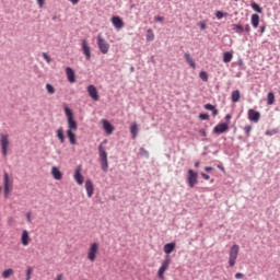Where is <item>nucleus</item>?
I'll list each match as a JSON object with an SVG mask.
<instances>
[{
	"mask_svg": "<svg viewBox=\"0 0 280 280\" xmlns=\"http://www.w3.org/2000/svg\"><path fill=\"white\" fill-rule=\"evenodd\" d=\"M37 5L45 8V0H37Z\"/></svg>",
	"mask_w": 280,
	"mask_h": 280,
	"instance_id": "c03bdc74",
	"label": "nucleus"
},
{
	"mask_svg": "<svg viewBox=\"0 0 280 280\" xmlns=\"http://www.w3.org/2000/svg\"><path fill=\"white\" fill-rule=\"evenodd\" d=\"M66 75H67L68 82H70V84H74V82H75V71H73L71 69V67L66 68Z\"/></svg>",
	"mask_w": 280,
	"mask_h": 280,
	"instance_id": "a211bd4d",
	"label": "nucleus"
},
{
	"mask_svg": "<svg viewBox=\"0 0 280 280\" xmlns=\"http://www.w3.org/2000/svg\"><path fill=\"white\" fill-rule=\"evenodd\" d=\"M233 60V52L231 51H225L223 52V62H231Z\"/></svg>",
	"mask_w": 280,
	"mask_h": 280,
	"instance_id": "393cba45",
	"label": "nucleus"
},
{
	"mask_svg": "<svg viewBox=\"0 0 280 280\" xmlns=\"http://www.w3.org/2000/svg\"><path fill=\"white\" fill-rule=\"evenodd\" d=\"M43 58L44 60H46V62L49 65V62H51V57H49V55H47V52H43Z\"/></svg>",
	"mask_w": 280,
	"mask_h": 280,
	"instance_id": "a19ab883",
	"label": "nucleus"
},
{
	"mask_svg": "<svg viewBox=\"0 0 280 280\" xmlns=\"http://www.w3.org/2000/svg\"><path fill=\"white\" fill-rule=\"evenodd\" d=\"M187 183L188 186L194 188L196 185H198V174L194 170H188V176H187Z\"/></svg>",
	"mask_w": 280,
	"mask_h": 280,
	"instance_id": "1a4fd4ad",
	"label": "nucleus"
},
{
	"mask_svg": "<svg viewBox=\"0 0 280 280\" xmlns=\"http://www.w3.org/2000/svg\"><path fill=\"white\" fill-rule=\"evenodd\" d=\"M81 47L86 60H91V46H89L86 39H82Z\"/></svg>",
	"mask_w": 280,
	"mask_h": 280,
	"instance_id": "ddd939ff",
	"label": "nucleus"
},
{
	"mask_svg": "<svg viewBox=\"0 0 280 280\" xmlns=\"http://www.w3.org/2000/svg\"><path fill=\"white\" fill-rule=\"evenodd\" d=\"M279 132L277 129H270L266 131L267 137H272V135H277Z\"/></svg>",
	"mask_w": 280,
	"mask_h": 280,
	"instance_id": "58836bf2",
	"label": "nucleus"
},
{
	"mask_svg": "<svg viewBox=\"0 0 280 280\" xmlns=\"http://www.w3.org/2000/svg\"><path fill=\"white\" fill-rule=\"evenodd\" d=\"M199 119H201V121H207V120H209V114H200V115H199Z\"/></svg>",
	"mask_w": 280,
	"mask_h": 280,
	"instance_id": "ea45409f",
	"label": "nucleus"
},
{
	"mask_svg": "<svg viewBox=\"0 0 280 280\" xmlns=\"http://www.w3.org/2000/svg\"><path fill=\"white\" fill-rule=\"evenodd\" d=\"M226 14L228 13H224V12H222V11H217L215 12V16H217V19H224V16H226Z\"/></svg>",
	"mask_w": 280,
	"mask_h": 280,
	"instance_id": "4c0bfd02",
	"label": "nucleus"
},
{
	"mask_svg": "<svg viewBox=\"0 0 280 280\" xmlns=\"http://www.w3.org/2000/svg\"><path fill=\"white\" fill-rule=\"evenodd\" d=\"M147 40L152 42L154 40V32L151 28L147 31Z\"/></svg>",
	"mask_w": 280,
	"mask_h": 280,
	"instance_id": "f704fd0d",
	"label": "nucleus"
},
{
	"mask_svg": "<svg viewBox=\"0 0 280 280\" xmlns=\"http://www.w3.org/2000/svg\"><path fill=\"white\" fill-rule=\"evenodd\" d=\"M195 167H197V168L200 167V162H196Z\"/></svg>",
	"mask_w": 280,
	"mask_h": 280,
	"instance_id": "bf43d9fd",
	"label": "nucleus"
},
{
	"mask_svg": "<svg viewBox=\"0 0 280 280\" xmlns=\"http://www.w3.org/2000/svg\"><path fill=\"white\" fill-rule=\"evenodd\" d=\"M240 255V245L234 244L229 250V266L233 268L237 264V257Z\"/></svg>",
	"mask_w": 280,
	"mask_h": 280,
	"instance_id": "39448f33",
	"label": "nucleus"
},
{
	"mask_svg": "<svg viewBox=\"0 0 280 280\" xmlns=\"http://www.w3.org/2000/svg\"><path fill=\"white\" fill-rule=\"evenodd\" d=\"M219 167V170H221L222 172H224V167H222V166H218Z\"/></svg>",
	"mask_w": 280,
	"mask_h": 280,
	"instance_id": "052dcab7",
	"label": "nucleus"
},
{
	"mask_svg": "<svg viewBox=\"0 0 280 280\" xmlns=\"http://www.w3.org/2000/svg\"><path fill=\"white\" fill-rule=\"evenodd\" d=\"M200 135H202L203 137H207V131H205V129L199 130Z\"/></svg>",
	"mask_w": 280,
	"mask_h": 280,
	"instance_id": "5fc2aeb1",
	"label": "nucleus"
},
{
	"mask_svg": "<svg viewBox=\"0 0 280 280\" xmlns=\"http://www.w3.org/2000/svg\"><path fill=\"white\" fill-rule=\"evenodd\" d=\"M0 148L2 156L8 158V151L10 150V136L8 133H0Z\"/></svg>",
	"mask_w": 280,
	"mask_h": 280,
	"instance_id": "20e7f679",
	"label": "nucleus"
},
{
	"mask_svg": "<svg viewBox=\"0 0 280 280\" xmlns=\"http://www.w3.org/2000/svg\"><path fill=\"white\" fill-rule=\"evenodd\" d=\"M201 176L205 180H209V178H211V176H209L208 174L206 173H201Z\"/></svg>",
	"mask_w": 280,
	"mask_h": 280,
	"instance_id": "49530a36",
	"label": "nucleus"
},
{
	"mask_svg": "<svg viewBox=\"0 0 280 280\" xmlns=\"http://www.w3.org/2000/svg\"><path fill=\"white\" fill-rule=\"evenodd\" d=\"M205 108H206V110H211L213 117H215L218 115V109L212 104H206Z\"/></svg>",
	"mask_w": 280,
	"mask_h": 280,
	"instance_id": "a878e982",
	"label": "nucleus"
},
{
	"mask_svg": "<svg viewBox=\"0 0 280 280\" xmlns=\"http://www.w3.org/2000/svg\"><path fill=\"white\" fill-rule=\"evenodd\" d=\"M199 27H200V30H202V31L207 30V23H205V22H199Z\"/></svg>",
	"mask_w": 280,
	"mask_h": 280,
	"instance_id": "37998d69",
	"label": "nucleus"
},
{
	"mask_svg": "<svg viewBox=\"0 0 280 280\" xmlns=\"http://www.w3.org/2000/svg\"><path fill=\"white\" fill-rule=\"evenodd\" d=\"M112 25H114L115 30H122L124 27V20L119 16H113L112 18Z\"/></svg>",
	"mask_w": 280,
	"mask_h": 280,
	"instance_id": "f3484780",
	"label": "nucleus"
},
{
	"mask_svg": "<svg viewBox=\"0 0 280 280\" xmlns=\"http://www.w3.org/2000/svg\"><path fill=\"white\" fill-rule=\"evenodd\" d=\"M229 130V122H221L213 128L214 135H224Z\"/></svg>",
	"mask_w": 280,
	"mask_h": 280,
	"instance_id": "9b49d317",
	"label": "nucleus"
},
{
	"mask_svg": "<svg viewBox=\"0 0 280 280\" xmlns=\"http://www.w3.org/2000/svg\"><path fill=\"white\" fill-rule=\"evenodd\" d=\"M30 242H32V238H30V232L27 230H23L21 234V244L30 246Z\"/></svg>",
	"mask_w": 280,
	"mask_h": 280,
	"instance_id": "dca6fc26",
	"label": "nucleus"
},
{
	"mask_svg": "<svg viewBox=\"0 0 280 280\" xmlns=\"http://www.w3.org/2000/svg\"><path fill=\"white\" fill-rule=\"evenodd\" d=\"M57 139H59L60 143H65V131L62 128L57 129Z\"/></svg>",
	"mask_w": 280,
	"mask_h": 280,
	"instance_id": "bb28decb",
	"label": "nucleus"
},
{
	"mask_svg": "<svg viewBox=\"0 0 280 280\" xmlns=\"http://www.w3.org/2000/svg\"><path fill=\"white\" fill-rule=\"evenodd\" d=\"M245 32H247V34H250V25L249 24L245 25Z\"/></svg>",
	"mask_w": 280,
	"mask_h": 280,
	"instance_id": "3c124183",
	"label": "nucleus"
},
{
	"mask_svg": "<svg viewBox=\"0 0 280 280\" xmlns=\"http://www.w3.org/2000/svg\"><path fill=\"white\" fill-rule=\"evenodd\" d=\"M86 91L94 102H100V94L97 93V88H95V85H88Z\"/></svg>",
	"mask_w": 280,
	"mask_h": 280,
	"instance_id": "9d476101",
	"label": "nucleus"
},
{
	"mask_svg": "<svg viewBox=\"0 0 280 280\" xmlns=\"http://www.w3.org/2000/svg\"><path fill=\"white\" fill-rule=\"evenodd\" d=\"M130 71H135V68H133V67H131V68H130Z\"/></svg>",
	"mask_w": 280,
	"mask_h": 280,
	"instance_id": "680f3d73",
	"label": "nucleus"
},
{
	"mask_svg": "<svg viewBox=\"0 0 280 280\" xmlns=\"http://www.w3.org/2000/svg\"><path fill=\"white\" fill-rule=\"evenodd\" d=\"M234 1H240V0H234Z\"/></svg>",
	"mask_w": 280,
	"mask_h": 280,
	"instance_id": "0e129e2a",
	"label": "nucleus"
},
{
	"mask_svg": "<svg viewBox=\"0 0 280 280\" xmlns=\"http://www.w3.org/2000/svg\"><path fill=\"white\" fill-rule=\"evenodd\" d=\"M13 275H14V269H11V268L2 271L3 279H10V277H12Z\"/></svg>",
	"mask_w": 280,
	"mask_h": 280,
	"instance_id": "cd10ccee",
	"label": "nucleus"
},
{
	"mask_svg": "<svg viewBox=\"0 0 280 280\" xmlns=\"http://www.w3.org/2000/svg\"><path fill=\"white\" fill-rule=\"evenodd\" d=\"M73 178L78 185H84V175H82V167L78 166L75 168Z\"/></svg>",
	"mask_w": 280,
	"mask_h": 280,
	"instance_id": "f8f14e48",
	"label": "nucleus"
},
{
	"mask_svg": "<svg viewBox=\"0 0 280 280\" xmlns=\"http://www.w3.org/2000/svg\"><path fill=\"white\" fill-rule=\"evenodd\" d=\"M104 143H106V141L98 145V156L103 172H108V153L106 152V147H104Z\"/></svg>",
	"mask_w": 280,
	"mask_h": 280,
	"instance_id": "f03ea898",
	"label": "nucleus"
},
{
	"mask_svg": "<svg viewBox=\"0 0 280 280\" xmlns=\"http://www.w3.org/2000/svg\"><path fill=\"white\" fill-rule=\"evenodd\" d=\"M241 95H240V90L233 91L232 92V102H237L240 100Z\"/></svg>",
	"mask_w": 280,
	"mask_h": 280,
	"instance_id": "7c9ffc66",
	"label": "nucleus"
},
{
	"mask_svg": "<svg viewBox=\"0 0 280 280\" xmlns=\"http://www.w3.org/2000/svg\"><path fill=\"white\" fill-rule=\"evenodd\" d=\"M248 119H249V121H254L255 124H257V121H259V119H261V114L255 109H249L248 110Z\"/></svg>",
	"mask_w": 280,
	"mask_h": 280,
	"instance_id": "2eb2a0df",
	"label": "nucleus"
},
{
	"mask_svg": "<svg viewBox=\"0 0 280 280\" xmlns=\"http://www.w3.org/2000/svg\"><path fill=\"white\" fill-rule=\"evenodd\" d=\"M34 270L32 269V267H28L27 270H26V278L25 280H31L32 279V272Z\"/></svg>",
	"mask_w": 280,
	"mask_h": 280,
	"instance_id": "e433bc0d",
	"label": "nucleus"
},
{
	"mask_svg": "<svg viewBox=\"0 0 280 280\" xmlns=\"http://www.w3.org/2000/svg\"><path fill=\"white\" fill-rule=\"evenodd\" d=\"M231 115L230 114H228L226 116H225V119L229 121L230 119H231Z\"/></svg>",
	"mask_w": 280,
	"mask_h": 280,
	"instance_id": "4d7b16f0",
	"label": "nucleus"
},
{
	"mask_svg": "<svg viewBox=\"0 0 280 280\" xmlns=\"http://www.w3.org/2000/svg\"><path fill=\"white\" fill-rule=\"evenodd\" d=\"M46 91H47L48 95H54L56 93V88H54V85L47 83Z\"/></svg>",
	"mask_w": 280,
	"mask_h": 280,
	"instance_id": "c756f323",
	"label": "nucleus"
},
{
	"mask_svg": "<svg viewBox=\"0 0 280 280\" xmlns=\"http://www.w3.org/2000/svg\"><path fill=\"white\" fill-rule=\"evenodd\" d=\"M175 248H176V243H167L164 245V253L166 255H171V253H174Z\"/></svg>",
	"mask_w": 280,
	"mask_h": 280,
	"instance_id": "412c9836",
	"label": "nucleus"
},
{
	"mask_svg": "<svg viewBox=\"0 0 280 280\" xmlns=\"http://www.w3.org/2000/svg\"><path fill=\"white\" fill-rule=\"evenodd\" d=\"M235 279H244V273L242 272L235 273Z\"/></svg>",
	"mask_w": 280,
	"mask_h": 280,
	"instance_id": "a18cd8bd",
	"label": "nucleus"
},
{
	"mask_svg": "<svg viewBox=\"0 0 280 280\" xmlns=\"http://www.w3.org/2000/svg\"><path fill=\"white\" fill-rule=\"evenodd\" d=\"M267 104L268 106H272V104H275V93L269 92L267 94Z\"/></svg>",
	"mask_w": 280,
	"mask_h": 280,
	"instance_id": "c85d7f7f",
	"label": "nucleus"
},
{
	"mask_svg": "<svg viewBox=\"0 0 280 280\" xmlns=\"http://www.w3.org/2000/svg\"><path fill=\"white\" fill-rule=\"evenodd\" d=\"M51 176L55 178V180H62V172H60V168L57 166L51 167Z\"/></svg>",
	"mask_w": 280,
	"mask_h": 280,
	"instance_id": "aec40b11",
	"label": "nucleus"
},
{
	"mask_svg": "<svg viewBox=\"0 0 280 280\" xmlns=\"http://www.w3.org/2000/svg\"><path fill=\"white\" fill-rule=\"evenodd\" d=\"M26 220L27 222H32V212L26 213Z\"/></svg>",
	"mask_w": 280,
	"mask_h": 280,
	"instance_id": "de8ad7c7",
	"label": "nucleus"
},
{
	"mask_svg": "<svg viewBox=\"0 0 280 280\" xmlns=\"http://www.w3.org/2000/svg\"><path fill=\"white\" fill-rule=\"evenodd\" d=\"M205 172H213V167H211V166H206V167H205Z\"/></svg>",
	"mask_w": 280,
	"mask_h": 280,
	"instance_id": "603ef678",
	"label": "nucleus"
},
{
	"mask_svg": "<svg viewBox=\"0 0 280 280\" xmlns=\"http://www.w3.org/2000/svg\"><path fill=\"white\" fill-rule=\"evenodd\" d=\"M97 47L101 54H108L110 49V45L102 37V35H97Z\"/></svg>",
	"mask_w": 280,
	"mask_h": 280,
	"instance_id": "423d86ee",
	"label": "nucleus"
},
{
	"mask_svg": "<svg viewBox=\"0 0 280 280\" xmlns=\"http://www.w3.org/2000/svg\"><path fill=\"white\" fill-rule=\"evenodd\" d=\"M259 32H260V34H264V32H266V26H260Z\"/></svg>",
	"mask_w": 280,
	"mask_h": 280,
	"instance_id": "6e6d98bb",
	"label": "nucleus"
},
{
	"mask_svg": "<svg viewBox=\"0 0 280 280\" xmlns=\"http://www.w3.org/2000/svg\"><path fill=\"white\" fill-rule=\"evenodd\" d=\"M252 10H254V12H258V14H261V7H259L258 4H257V2H253L252 3Z\"/></svg>",
	"mask_w": 280,
	"mask_h": 280,
	"instance_id": "72a5a7b5",
	"label": "nucleus"
},
{
	"mask_svg": "<svg viewBox=\"0 0 280 280\" xmlns=\"http://www.w3.org/2000/svg\"><path fill=\"white\" fill-rule=\"evenodd\" d=\"M54 21H56V15L52 18Z\"/></svg>",
	"mask_w": 280,
	"mask_h": 280,
	"instance_id": "e2e57ef3",
	"label": "nucleus"
},
{
	"mask_svg": "<svg viewBox=\"0 0 280 280\" xmlns=\"http://www.w3.org/2000/svg\"><path fill=\"white\" fill-rule=\"evenodd\" d=\"M184 56H185V60L188 62L191 69H196V61H194V59L191 58V55H189V52H186Z\"/></svg>",
	"mask_w": 280,
	"mask_h": 280,
	"instance_id": "4be33fe9",
	"label": "nucleus"
},
{
	"mask_svg": "<svg viewBox=\"0 0 280 280\" xmlns=\"http://www.w3.org/2000/svg\"><path fill=\"white\" fill-rule=\"evenodd\" d=\"M199 78L202 80V82H209V74H207L205 71L199 72Z\"/></svg>",
	"mask_w": 280,
	"mask_h": 280,
	"instance_id": "473e14b6",
	"label": "nucleus"
},
{
	"mask_svg": "<svg viewBox=\"0 0 280 280\" xmlns=\"http://www.w3.org/2000/svg\"><path fill=\"white\" fill-rule=\"evenodd\" d=\"M72 5H78L80 3V0H70Z\"/></svg>",
	"mask_w": 280,
	"mask_h": 280,
	"instance_id": "8fccbe9b",
	"label": "nucleus"
},
{
	"mask_svg": "<svg viewBox=\"0 0 280 280\" xmlns=\"http://www.w3.org/2000/svg\"><path fill=\"white\" fill-rule=\"evenodd\" d=\"M8 224H10V225L14 224V218H9L8 219Z\"/></svg>",
	"mask_w": 280,
	"mask_h": 280,
	"instance_id": "864d4df0",
	"label": "nucleus"
},
{
	"mask_svg": "<svg viewBox=\"0 0 280 280\" xmlns=\"http://www.w3.org/2000/svg\"><path fill=\"white\" fill-rule=\"evenodd\" d=\"M155 21H158V23H163L164 19L163 16H155Z\"/></svg>",
	"mask_w": 280,
	"mask_h": 280,
	"instance_id": "09e8293b",
	"label": "nucleus"
},
{
	"mask_svg": "<svg viewBox=\"0 0 280 280\" xmlns=\"http://www.w3.org/2000/svg\"><path fill=\"white\" fill-rule=\"evenodd\" d=\"M12 179H10V175L8 173H4L3 175V187H4V198H8L10 196V192L12 191Z\"/></svg>",
	"mask_w": 280,
	"mask_h": 280,
	"instance_id": "0eeeda50",
	"label": "nucleus"
},
{
	"mask_svg": "<svg viewBox=\"0 0 280 280\" xmlns=\"http://www.w3.org/2000/svg\"><path fill=\"white\" fill-rule=\"evenodd\" d=\"M250 21H252L253 27H255V30H257V27H259V15L252 14Z\"/></svg>",
	"mask_w": 280,
	"mask_h": 280,
	"instance_id": "b1692460",
	"label": "nucleus"
},
{
	"mask_svg": "<svg viewBox=\"0 0 280 280\" xmlns=\"http://www.w3.org/2000/svg\"><path fill=\"white\" fill-rule=\"evenodd\" d=\"M102 125H103V128H104V130L107 135H113L115 128L113 127V125L108 120L103 119Z\"/></svg>",
	"mask_w": 280,
	"mask_h": 280,
	"instance_id": "6ab92c4d",
	"label": "nucleus"
},
{
	"mask_svg": "<svg viewBox=\"0 0 280 280\" xmlns=\"http://www.w3.org/2000/svg\"><path fill=\"white\" fill-rule=\"evenodd\" d=\"M139 154H140V156H145V159L150 158V153L144 148H140Z\"/></svg>",
	"mask_w": 280,
	"mask_h": 280,
	"instance_id": "c9c22d12",
	"label": "nucleus"
},
{
	"mask_svg": "<svg viewBox=\"0 0 280 280\" xmlns=\"http://www.w3.org/2000/svg\"><path fill=\"white\" fill-rule=\"evenodd\" d=\"M250 130H253V126L247 125V126L244 127V132L245 133L250 135Z\"/></svg>",
	"mask_w": 280,
	"mask_h": 280,
	"instance_id": "79ce46f5",
	"label": "nucleus"
},
{
	"mask_svg": "<svg viewBox=\"0 0 280 280\" xmlns=\"http://www.w3.org/2000/svg\"><path fill=\"white\" fill-rule=\"evenodd\" d=\"M170 257L162 261V265L158 270V277L160 280H165V271L170 269Z\"/></svg>",
	"mask_w": 280,
	"mask_h": 280,
	"instance_id": "6e6552de",
	"label": "nucleus"
},
{
	"mask_svg": "<svg viewBox=\"0 0 280 280\" xmlns=\"http://www.w3.org/2000/svg\"><path fill=\"white\" fill-rule=\"evenodd\" d=\"M65 113L68 119L67 137L71 145H78L75 132H78V122L73 119V112L69 107H65Z\"/></svg>",
	"mask_w": 280,
	"mask_h": 280,
	"instance_id": "f257e3e1",
	"label": "nucleus"
},
{
	"mask_svg": "<svg viewBox=\"0 0 280 280\" xmlns=\"http://www.w3.org/2000/svg\"><path fill=\"white\" fill-rule=\"evenodd\" d=\"M97 255H100V243L94 242L90 245L88 249V260L91 261L92 264L96 261Z\"/></svg>",
	"mask_w": 280,
	"mask_h": 280,
	"instance_id": "7ed1b4c3",
	"label": "nucleus"
},
{
	"mask_svg": "<svg viewBox=\"0 0 280 280\" xmlns=\"http://www.w3.org/2000/svg\"><path fill=\"white\" fill-rule=\"evenodd\" d=\"M56 280H62V275H58Z\"/></svg>",
	"mask_w": 280,
	"mask_h": 280,
	"instance_id": "13d9d810",
	"label": "nucleus"
},
{
	"mask_svg": "<svg viewBox=\"0 0 280 280\" xmlns=\"http://www.w3.org/2000/svg\"><path fill=\"white\" fill-rule=\"evenodd\" d=\"M130 132H131L133 139H137V136L139 135V126L137 125V122H133L131 125Z\"/></svg>",
	"mask_w": 280,
	"mask_h": 280,
	"instance_id": "5701e85b",
	"label": "nucleus"
},
{
	"mask_svg": "<svg viewBox=\"0 0 280 280\" xmlns=\"http://www.w3.org/2000/svg\"><path fill=\"white\" fill-rule=\"evenodd\" d=\"M233 30L234 32H236L237 34H242V32H244V26L240 25V24H234L233 25Z\"/></svg>",
	"mask_w": 280,
	"mask_h": 280,
	"instance_id": "2f4dec72",
	"label": "nucleus"
},
{
	"mask_svg": "<svg viewBox=\"0 0 280 280\" xmlns=\"http://www.w3.org/2000/svg\"><path fill=\"white\" fill-rule=\"evenodd\" d=\"M85 191L88 198H93V194L95 192V186L93 185V182L91 179L85 180Z\"/></svg>",
	"mask_w": 280,
	"mask_h": 280,
	"instance_id": "4468645a",
	"label": "nucleus"
}]
</instances>
